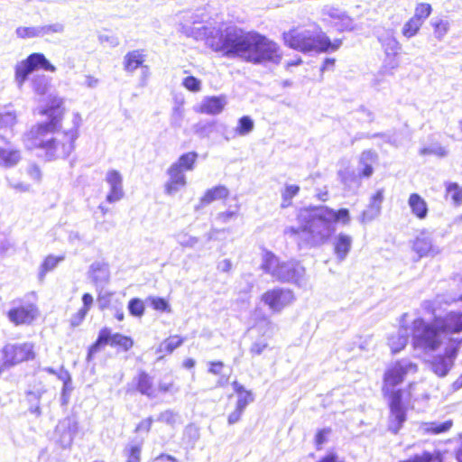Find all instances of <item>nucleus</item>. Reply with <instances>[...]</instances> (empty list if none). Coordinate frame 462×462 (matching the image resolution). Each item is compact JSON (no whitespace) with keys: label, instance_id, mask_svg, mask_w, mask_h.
Wrapping results in <instances>:
<instances>
[{"label":"nucleus","instance_id":"nucleus-10","mask_svg":"<svg viewBox=\"0 0 462 462\" xmlns=\"http://www.w3.org/2000/svg\"><path fill=\"white\" fill-rule=\"evenodd\" d=\"M462 339L451 338L445 349V355L436 356L430 362L431 371L439 377H445L452 368Z\"/></svg>","mask_w":462,"mask_h":462},{"label":"nucleus","instance_id":"nucleus-28","mask_svg":"<svg viewBox=\"0 0 462 462\" xmlns=\"http://www.w3.org/2000/svg\"><path fill=\"white\" fill-rule=\"evenodd\" d=\"M229 196L228 189L224 185H218L208 189L200 199V205L203 207L216 200L225 199Z\"/></svg>","mask_w":462,"mask_h":462},{"label":"nucleus","instance_id":"nucleus-9","mask_svg":"<svg viewBox=\"0 0 462 462\" xmlns=\"http://www.w3.org/2000/svg\"><path fill=\"white\" fill-rule=\"evenodd\" d=\"M2 354L4 367H11L35 357L34 346L30 342L7 344L4 346Z\"/></svg>","mask_w":462,"mask_h":462},{"label":"nucleus","instance_id":"nucleus-57","mask_svg":"<svg viewBox=\"0 0 462 462\" xmlns=\"http://www.w3.org/2000/svg\"><path fill=\"white\" fill-rule=\"evenodd\" d=\"M237 216V210H227L225 212H220L217 216V219L221 223H228L231 219L235 218Z\"/></svg>","mask_w":462,"mask_h":462},{"label":"nucleus","instance_id":"nucleus-61","mask_svg":"<svg viewBox=\"0 0 462 462\" xmlns=\"http://www.w3.org/2000/svg\"><path fill=\"white\" fill-rule=\"evenodd\" d=\"M112 294H107L106 292L100 291V294L97 299L98 305L100 309L107 308L110 303V298Z\"/></svg>","mask_w":462,"mask_h":462},{"label":"nucleus","instance_id":"nucleus-45","mask_svg":"<svg viewBox=\"0 0 462 462\" xmlns=\"http://www.w3.org/2000/svg\"><path fill=\"white\" fill-rule=\"evenodd\" d=\"M130 313L135 317H141L144 311L143 302L140 299H132L128 303Z\"/></svg>","mask_w":462,"mask_h":462},{"label":"nucleus","instance_id":"nucleus-23","mask_svg":"<svg viewBox=\"0 0 462 462\" xmlns=\"http://www.w3.org/2000/svg\"><path fill=\"white\" fill-rule=\"evenodd\" d=\"M116 344V335H113L111 329L104 328L99 331L97 339L89 347L88 354V360H90L92 356L103 349L106 346H114Z\"/></svg>","mask_w":462,"mask_h":462},{"label":"nucleus","instance_id":"nucleus-30","mask_svg":"<svg viewBox=\"0 0 462 462\" xmlns=\"http://www.w3.org/2000/svg\"><path fill=\"white\" fill-rule=\"evenodd\" d=\"M198 157L199 154L196 152H189L180 155L172 165L177 166V168L183 172L191 171L195 168Z\"/></svg>","mask_w":462,"mask_h":462},{"label":"nucleus","instance_id":"nucleus-18","mask_svg":"<svg viewBox=\"0 0 462 462\" xmlns=\"http://www.w3.org/2000/svg\"><path fill=\"white\" fill-rule=\"evenodd\" d=\"M167 174L169 180L164 184V191L167 195H174L186 186V176L177 166L171 164L167 170Z\"/></svg>","mask_w":462,"mask_h":462},{"label":"nucleus","instance_id":"nucleus-63","mask_svg":"<svg viewBox=\"0 0 462 462\" xmlns=\"http://www.w3.org/2000/svg\"><path fill=\"white\" fill-rule=\"evenodd\" d=\"M208 373L217 375L220 374L222 368L224 367V364L221 361L209 362Z\"/></svg>","mask_w":462,"mask_h":462},{"label":"nucleus","instance_id":"nucleus-13","mask_svg":"<svg viewBox=\"0 0 462 462\" xmlns=\"http://www.w3.org/2000/svg\"><path fill=\"white\" fill-rule=\"evenodd\" d=\"M262 300L270 310L280 312L294 300L293 292L288 289L276 288L269 290L262 295Z\"/></svg>","mask_w":462,"mask_h":462},{"label":"nucleus","instance_id":"nucleus-38","mask_svg":"<svg viewBox=\"0 0 462 462\" xmlns=\"http://www.w3.org/2000/svg\"><path fill=\"white\" fill-rule=\"evenodd\" d=\"M447 194L450 195L453 203L458 206L462 203V187L456 182L446 183Z\"/></svg>","mask_w":462,"mask_h":462},{"label":"nucleus","instance_id":"nucleus-6","mask_svg":"<svg viewBox=\"0 0 462 462\" xmlns=\"http://www.w3.org/2000/svg\"><path fill=\"white\" fill-rule=\"evenodd\" d=\"M262 270L282 282L300 285L305 275V268L296 261H280L271 251L264 250L262 255Z\"/></svg>","mask_w":462,"mask_h":462},{"label":"nucleus","instance_id":"nucleus-49","mask_svg":"<svg viewBox=\"0 0 462 462\" xmlns=\"http://www.w3.org/2000/svg\"><path fill=\"white\" fill-rule=\"evenodd\" d=\"M140 454L141 448L139 446H131L125 450L127 462H140Z\"/></svg>","mask_w":462,"mask_h":462},{"label":"nucleus","instance_id":"nucleus-51","mask_svg":"<svg viewBox=\"0 0 462 462\" xmlns=\"http://www.w3.org/2000/svg\"><path fill=\"white\" fill-rule=\"evenodd\" d=\"M149 300L151 301L152 308L156 310L168 312L171 310L168 302L162 298L152 297L150 298Z\"/></svg>","mask_w":462,"mask_h":462},{"label":"nucleus","instance_id":"nucleus-39","mask_svg":"<svg viewBox=\"0 0 462 462\" xmlns=\"http://www.w3.org/2000/svg\"><path fill=\"white\" fill-rule=\"evenodd\" d=\"M181 85L187 90L193 93H198L202 89V81L193 76H187L183 78Z\"/></svg>","mask_w":462,"mask_h":462},{"label":"nucleus","instance_id":"nucleus-59","mask_svg":"<svg viewBox=\"0 0 462 462\" xmlns=\"http://www.w3.org/2000/svg\"><path fill=\"white\" fill-rule=\"evenodd\" d=\"M27 173L35 181H40L42 179V171L36 164L30 165L27 169Z\"/></svg>","mask_w":462,"mask_h":462},{"label":"nucleus","instance_id":"nucleus-43","mask_svg":"<svg viewBox=\"0 0 462 462\" xmlns=\"http://www.w3.org/2000/svg\"><path fill=\"white\" fill-rule=\"evenodd\" d=\"M300 188L297 185H287L284 191L282 192V207L285 208L291 204V199L297 195Z\"/></svg>","mask_w":462,"mask_h":462},{"label":"nucleus","instance_id":"nucleus-35","mask_svg":"<svg viewBox=\"0 0 462 462\" xmlns=\"http://www.w3.org/2000/svg\"><path fill=\"white\" fill-rule=\"evenodd\" d=\"M156 420L159 422L165 423L171 427H174L176 424L181 423L180 415L179 414V412L171 409L162 411L158 415Z\"/></svg>","mask_w":462,"mask_h":462},{"label":"nucleus","instance_id":"nucleus-53","mask_svg":"<svg viewBox=\"0 0 462 462\" xmlns=\"http://www.w3.org/2000/svg\"><path fill=\"white\" fill-rule=\"evenodd\" d=\"M62 260H63V257H55V256L50 255L44 260V262L42 265V268L43 269L44 272L51 271Z\"/></svg>","mask_w":462,"mask_h":462},{"label":"nucleus","instance_id":"nucleus-14","mask_svg":"<svg viewBox=\"0 0 462 462\" xmlns=\"http://www.w3.org/2000/svg\"><path fill=\"white\" fill-rule=\"evenodd\" d=\"M37 308L32 303L13 307L8 310L7 317L15 326L30 324L37 316Z\"/></svg>","mask_w":462,"mask_h":462},{"label":"nucleus","instance_id":"nucleus-48","mask_svg":"<svg viewBox=\"0 0 462 462\" xmlns=\"http://www.w3.org/2000/svg\"><path fill=\"white\" fill-rule=\"evenodd\" d=\"M254 401V397L252 392L242 393L237 396V402L236 407L239 410H245L246 406Z\"/></svg>","mask_w":462,"mask_h":462},{"label":"nucleus","instance_id":"nucleus-50","mask_svg":"<svg viewBox=\"0 0 462 462\" xmlns=\"http://www.w3.org/2000/svg\"><path fill=\"white\" fill-rule=\"evenodd\" d=\"M106 180L110 185V192L106 199L108 202H113L116 199V171H110L107 173Z\"/></svg>","mask_w":462,"mask_h":462},{"label":"nucleus","instance_id":"nucleus-46","mask_svg":"<svg viewBox=\"0 0 462 462\" xmlns=\"http://www.w3.org/2000/svg\"><path fill=\"white\" fill-rule=\"evenodd\" d=\"M343 14L344 11L334 6L327 5L322 9V14L332 19L335 24L336 22H338L341 19Z\"/></svg>","mask_w":462,"mask_h":462},{"label":"nucleus","instance_id":"nucleus-29","mask_svg":"<svg viewBox=\"0 0 462 462\" xmlns=\"http://www.w3.org/2000/svg\"><path fill=\"white\" fill-rule=\"evenodd\" d=\"M90 277L97 286H102L108 281V266L103 262H95L90 266Z\"/></svg>","mask_w":462,"mask_h":462},{"label":"nucleus","instance_id":"nucleus-24","mask_svg":"<svg viewBox=\"0 0 462 462\" xmlns=\"http://www.w3.org/2000/svg\"><path fill=\"white\" fill-rule=\"evenodd\" d=\"M411 214L420 220L428 217L429 208L426 200L418 193H411L408 199Z\"/></svg>","mask_w":462,"mask_h":462},{"label":"nucleus","instance_id":"nucleus-58","mask_svg":"<svg viewBox=\"0 0 462 462\" xmlns=\"http://www.w3.org/2000/svg\"><path fill=\"white\" fill-rule=\"evenodd\" d=\"M8 186L18 192H28L31 186L24 182H13L9 179L6 180Z\"/></svg>","mask_w":462,"mask_h":462},{"label":"nucleus","instance_id":"nucleus-12","mask_svg":"<svg viewBox=\"0 0 462 462\" xmlns=\"http://www.w3.org/2000/svg\"><path fill=\"white\" fill-rule=\"evenodd\" d=\"M78 429V422L71 417L60 420L54 432L55 443L62 449L70 448Z\"/></svg>","mask_w":462,"mask_h":462},{"label":"nucleus","instance_id":"nucleus-34","mask_svg":"<svg viewBox=\"0 0 462 462\" xmlns=\"http://www.w3.org/2000/svg\"><path fill=\"white\" fill-rule=\"evenodd\" d=\"M400 462H442V457L439 451H424Z\"/></svg>","mask_w":462,"mask_h":462},{"label":"nucleus","instance_id":"nucleus-36","mask_svg":"<svg viewBox=\"0 0 462 462\" xmlns=\"http://www.w3.org/2000/svg\"><path fill=\"white\" fill-rule=\"evenodd\" d=\"M430 23L434 29L435 38L441 41L449 30V22L444 19H432Z\"/></svg>","mask_w":462,"mask_h":462},{"label":"nucleus","instance_id":"nucleus-32","mask_svg":"<svg viewBox=\"0 0 462 462\" xmlns=\"http://www.w3.org/2000/svg\"><path fill=\"white\" fill-rule=\"evenodd\" d=\"M183 338L179 336H172L162 341L156 350L158 354H171L176 348L183 343Z\"/></svg>","mask_w":462,"mask_h":462},{"label":"nucleus","instance_id":"nucleus-4","mask_svg":"<svg viewBox=\"0 0 462 462\" xmlns=\"http://www.w3.org/2000/svg\"><path fill=\"white\" fill-rule=\"evenodd\" d=\"M417 372V365L408 359H402L395 362L387 368L383 376V391L389 394L390 416L388 420V430L397 434L406 421V408L402 402V391L393 389L402 383L408 374Z\"/></svg>","mask_w":462,"mask_h":462},{"label":"nucleus","instance_id":"nucleus-15","mask_svg":"<svg viewBox=\"0 0 462 462\" xmlns=\"http://www.w3.org/2000/svg\"><path fill=\"white\" fill-rule=\"evenodd\" d=\"M378 40L386 56L385 66L391 69H396L399 66V62L396 60L395 57L398 55L401 50L400 42L392 34L380 36L378 37Z\"/></svg>","mask_w":462,"mask_h":462},{"label":"nucleus","instance_id":"nucleus-27","mask_svg":"<svg viewBox=\"0 0 462 462\" xmlns=\"http://www.w3.org/2000/svg\"><path fill=\"white\" fill-rule=\"evenodd\" d=\"M409 340V331L406 328H400L388 338V344L393 353H398L405 347Z\"/></svg>","mask_w":462,"mask_h":462},{"label":"nucleus","instance_id":"nucleus-17","mask_svg":"<svg viewBox=\"0 0 462 462\" xmlns=\"http://www.w3.org/2000/svg\"><path fill=\"white\" fill-rule=\"evenodd\" d=\"M383 199L384 189H380L371 196L366 208L362 212L360 221L362 223H366L375 219L381 214Z\"/></svg>","mask_w":462,"mask_h":462},{"label":"nucleus","instance_id":"nucleus-8","mask_svg":"<svg viewBox=\"0 0 462 462\" xmlns=\"http://www.w3.org/2000/svg\"><path fill=\"white\" fill-rule=\"evenodd\" d=\"M38 68L51 72L56 70L55 66L52 65L42 53L33 52L16 64L14 68V79L16 83L20 87L23 86L27 80L28 76Z\"/></svg>","mask_w":462,"mask_h":462},{"label":"nucleus","instance_id":"nucleus-3","mask_svg":"<svg viewBox=\"0 0 462 462\" xmlns=\"http://www.w3.org/2000/svg\"><path fill=\"white\" fill-rule=\"evenodd\" d=\"M351 220L349 210L341 208L334 210L328 207L316 208L310 216L306 225L300 228L293 226L285 229V234L291 236H308V243L319 245L326 243L336 231V224L349 225Z\"/></svg>","mask_w":462,"mask_h":462},{"label":"nucleus","instance_id":"nucleus-20","mask_svg":"<svg viewBox=\"0 0 462 462\" xmlns=\"http://www.w3.org/2000/svg\"><path fill=\"white\" fill-rule=\"evenodd\" d=\"M378 156L374 151H364L358 161V176L363 178H370L374 173L373 165L377 162Z\"/></svg>","mask_w":462,"mask_h":462},{"label":"nucleus","instance_id":"nucleus-19","mask_svg":"<svg viewBox=\"0 0 462 462\" xmlns=\"http://www.w3.org/2000/svg\"><path fill=\"white\" fill-rule=\"evenodd\" d=\"M353 244L351 236L339 233L337 235L332 242L333 251L338 262H343L348 255Z\"/></svg>","mask_w":462,"mask_h":462},{"label":"nucleus","instance_id":"nucleus-7","mask_svg":"<svg viewBox=\"0 0 462 462\" xmlns=\"http://www.w3.org/2000/svg\"><path fill=\"white\" fill-rule=\"evenodd\" d=\"M443 319H436L433 324L426 323L422 319H417L412 323V344L415 348L425 351H434L442 343L446 332H452L449 328L441 327Z\"/></svg>","mask_w":462,"mask_h":462},{"label":"nucleus","instance_id":"nucleus-5","mask_svg":"<svg viewBox=\"0 0 462 462\" xmlns=\"http://www.w3.org/2000/svg\"><path fill=\"white\" fill-rule=\"evenodd\" d=\"M284 43L290 48L307 53L336 51L342 45V40L331 41L320 26L295 27L282 34Z\"/></svg>","mask_w":462,"mask_h":462},{"label":"nucleus","instance_id":"nucleus-55","mask_svg":"<svg viewBox=\"0 0 462 462\" xmlns=\"http://www.w3.org/2000/svg\"><path fill=\"white\" fill-rule=\"evenodd\" d=\"M88 314V311L85 310V309H79L77 313L72 315L70 318V325L71 327H78L79 326L83 320L85 319L86 316Z\"/></svg>","mask_w":462,"mask_h":462},{"label":"nucleus","instance_id":"nucleus-60","mask_svg":"<svg viewBox=\"0 0 462 462\" xmlns=\"http://www.w3.org/2000/svg\"><path fill=\"white\" fill-rule=\"evenodd\" d=\"M43 393L44 391L42 389H37L35 391H28L26 394L28 402L30 403H33L35 402H39Z\"/></svg>","mask_w":462,"mask_h":462},{"label":"nucleus","instance_id":"nucleus-44","mask_svg":"<svg viewBox=\"0 0 462 462\" xmlns=\"http://www.w3.org/2000/svg\"><path fill=\"white\" fill-rule=\"evenodd\" d=\"M336 25L339 27L340 31H354L356 29V25L349 15L344 12L341 19L338 22H336Z\"/></svg>","mask_w":462,"mask_h":462},{"label":"nucleus","instance_id":"nucleus-2","mask_svg":"<svg viewBox=\"0 0 462 462\" xmlns=\"http://www.w3.org/2000/svg\"><path fill=\"white\" fill-rule=\"evenodd\" d=\"M80 117H49L32 126L23 136L29 150H37L39 156L51 161L68 157L74 150Z\"/></svg>","mask_w":462,"mask_h":462},{"label":"nucleus","instance_id":"nucleus-42","mask_svg":"<svg viewBox=\"0 0 462 462\" xmlns=\"http://www.w3.org/2000/svg\"><path fill=\"white\" fill-rule=\"evenodd\" d=\"M431 13V6L427 3L419 4L414 12L413 18H417L420 23L423 24V22L430 16Z\"/></svg>","mask_w":462,"mask_h":462},{"label":"nucleus","instance_id":"nucleus-62","mask_svg":"<svg viewBox=\"0 0 462 462\" xmlns=\"http://www.w3.org/2000/svg\"><path fill=\"white\" fill-rule=\"evenodd\" d=\"M153 420L152 417H149L145 420H143L136 427V431H144L145 433L149 432Z\"/></svg>","mask_w":462,"mask_h":462},{"label":"nucleus","instance_id":"nucleus-54","mask_svg":"<svg viewBox=\"0 0 462 462\" xmlns=\"http://www.w3.org/2000/svg\"><path fill=\"white\" fill-rule=\"evenodd\" d=\"M63 31V25L60 23L49 24L40 27L41 35L58 33Z\"/></svg>","mask_w":462,"mask_h":462},{"label":"nucleus","instance_id":"nucleus-11","mask_svg":"<svg viewBox=\"0 0 462 462\" xmlns=\"http://www.w3.org/2000/svg\"><path fill=\"white\" fill-rule=\"evenodd\" d=\"M146 54L143 50L129 51L123 60V68L127 73H134L137 69L141 71L140 84L144 86L150 76V67L144 64Z\"/></svg>","mask_w":462,"mask_h":462},{"label":"nucleus","instance_id":"nucleus-47","mask_svg":"<svg viewBox=\"0 0 462 462\" xmlns=\"http://www.w3.org/2000/svg\"><path fill=\"white\" fill-rule=\"evenodd\" d=\"M268 346V343L264 338H259L253 342L250 346L249 352L252 356L261 355Z\"/></svg>","mask_w":462,"mask_h":462},{"label":"nucleus","instance_id":"nucleus-40","mask_svg":"<svg viewBox=\"0 0 462 462\" xmlns=\"http://www.w3.org/2000/svg\"><path fill=\"white\" fill-rule=\"evenodd\" d=\"M15 33L20 39L34 38L41 36L40 27L20 26L16 28Z\"/></svg>","mask_w":462,"mask_h":462},{"label":"nucleus","instance_id":"nucleus-16","mask_svg":"<svg viewBox=\"0 0 462 462\" xmlns=\"http://www.w3.org/2000/svg\"><path fill=\"white\" fill-rule=\"evenodd\" d=\"M412 248L420 258L428 256L434 257L441 253V249L434 245L432 238L425 233H421L420 236L415 239Z\"/></svg>","mask_w":462,"mask_h":462},{"label":"nucleus","instance_id":"nucleus-52","mask_svg":"<svg viewBox=\"0 0 462 462\" xmlns=\"http://www.w3.org/2000/svg\"><path fill=\"white\" fill-rule=\"evenodd\" d=\"M65 112L62 106V101H54L53 105L50 106L46 110L43 111L47 116H60Z\"/></svg>","mask_w":462,"mask_h":462},{"label":"nucleus","instance_id":"nucleus-64","mask_svg":"<svg viewBox=\"0 0 462 462\" xmlns=\"http://www.w3.org/2000/svg\"><path fill=\"white\" fill-rule=\"evenodd\" d=\"M217 269L221 273H229L232 269V262L229 259H224L217 263Z\"/></svg>","mask_w":462,"mask_h":462},{"label":"nucleus","instance_id":"nucleus-41","mask_svg":"<svg viewBox=\"0 0 462 462\" xmlns=\"http://www.w3.org/2000/svg\"><path fill=\"white\" fill-rule=\"evenodd\" d=\"M420 155H434L437 157H445L448 154L447 150L438 143H433L428 147L420 150Z\"/></svg>","mask_w":462,"mask_h":462},{"label":"nucleus","instance_id":"nucleus-25","mask_svg":"<svg viewBox=\"0 0 462 462\" xmlns=\"http://www.w3.org/2000/svg\"><path fill=\"white\" fill-rule=\"evenodd\" d=\"M453 425V421L451 420H447L445 421H430V422H421L418 427V432L420 435L427 434H441L448 431Z\"/></svg>","mask_w":462,"mask_h":462},{"label":"nucleus","instance_id":"nucleus-26","mask_svg":"<svg viewBox=\"0 0 462 462\" xmlns=\"http://www.w3.org/2000/svg\"><path fill=\"white\" fill-rule=\"evenodd\" d=\"M254 129V122L251 117H240L236 127L225 130L226 140L234 139L236 136L248 134Z\"/></svg>","mask_w":462,"mask_h":462},{"label":"nucleus","instance_id":"nucleus-1","mask_svg":"<svg viewBox=\"0 0 462 462\" xmlns=\"http://www.w3.org/2000/svg\"><path fill=\"white\" fill-rule=\"evenodd\" d=\"M205 17L202 12L193 13L181 23V32L197 41H205L212 51L228 58L237 57L254 64L281 62L282 54L279 45L266 36L237 26L216 30L199 25Z\"/></svg>","mask_w":462,"mask_h":462},{"label":"nucleus","instance_id":"nucleus-37","mask_svg":"<svg viewBox=\"0 0 462 462\" xmlns=\"http://www.w3.org/2000/svg\"><path fill=\"white\" fill-rule=\"evenodd\" d=\"M422 23L418 21L417 18L411 17L409 21H407L402 30V35L406 38H411L415 36Z\"/></svg>","mask_w":462,"mask_h":462},{"label":"nucleus","instance_id":"nucleus-22","mask_svg":"<svg viewBox=\"0 0 462 462\" xmlns=\"http://www.w3.org/2000/svg\"><path fill=\"white\" fill-rule=\"evenodd\" d=\"M21 151L13 145L0 146V167L9 169L15 167L21 161Z\"/></svg>","mask_w":462,"mask_h":462},{"label":"nucleus","instance_id":"nucleus-33","mask_svg":"<svg viewBox=\"0 0 462 462\" xmlns=\"http://www.w3.org/2000/svg\"><path fill=\"white\" fill-rule=\"evenodd\" d=\"M137 389L142 394L148 397L155 396L152 378L144 372L141 373L138 376Z\"/></svg>","mask_w":462,"mask_h":462},{"label":"nucleus","instance_id":"nucleus-31","mask_svg":"<svg viewBox=\"0 0 462 462\" xmlns=\"http://www.w3.org/2000/svg\"><path fill=\"white\" fill-rule=\"evenodd\" d=\"M444 328H449L452 332L462 331V312H450L445 317L441 323Z\"/></svg>","mask_w":462,"mask_h":462},{"label":"nucleus","instance_id":"nucleus-21","mask_svg":"<svg viewBox=\"0 0 462 462\" xmlns=\"http://www.w3.org/2000/svg\"><path fill=\"white\" fill-rule=\"evenodd\" d=\"M226 105L225 97H207L203 98L196 111L201 114L217 115L223 111Z\"/></svg>","mask_w":462,"mask_h":462},{"label":"nucleus","instance_id":"nucleus-56","mask_svg":"<svg viewBox=\"0 0 462 462\" xmlns=\"http://www.w3.org/2000/svg\"><path fill=\"white\" fill-rule=\"evenodd\" d=\"M134 345V341L131 337L119 335L117 333V346L123 348L124 350L127 351L130 349Z\"/></svg>","mask_w":462,"mask_h":462}]
</instances>
